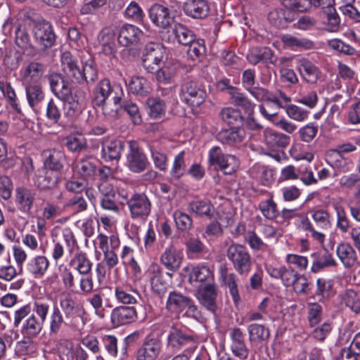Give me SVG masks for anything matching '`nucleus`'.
Masks as SVG:
<instances>
[{"label":"nucleus","mask_w":360,"mask_h":360,"mask_svg":"<svg viewBox=\"0 0 360 360\" xmlns=\"http://www.w3.org/2000/svg\"><path fill=\"white\" fill-rule=\"evenodd\" d=\"M86 302L93 308L94 314L100 319L105 317L106 310L103 307V295L99 292L93 293L86 298Z\"/></svg>","instance_id":"13d9d810"},{"label":"nucleus","mask_w":360,"mask_h":360,"mask_svg":"<svg viewBox=\"0 0 360 360\" xmlns=\"http://www.w3.org/2000/svg\"><path fill=\"white\" fill-rule=\"evenodd\" d=\"M247 91L259 102L266 101L267 105H269V103H273L276 109L282 107L281 101L277 97L273 96L268 90L263 87L254 86Z\"/></svg>","instance_id":"37998d69"},{"label":"nucleus","mask_w":360,"mask_h":360,"mask_svg":"<svg viewBox=\"0 0 360 360\" xmlns=\"http://www.w3.org/2000/svg\"><path fill=\"white\" fill-rule=\"evenodd\" d=\"M116 301L122 304H135L141 295L138 290L129 285H116L114 290Z\"/></svg>","instance_id":"c85d7f7f"},{"label":"nucleus","mask_w":360,"mask_h":360,"mask_svg":"<svg viewBox=\"0 0 360 360\" xmlns=\"http://www.w3.org/2000/svg\"><path fill=\"white\" fill-rule=\"evenodd\" d=\"M190 283L199 282L214 283V268L204 264H198L192 268L189 274Z\"/></svg>","instance_id":"7c9ffc66"},{"label":"nucleus","mask_w":360,"mask_h":360,"mask_svg":"<svg viewBox=\"0 0 360 360\" xmlns=\"http://www.w3.org/2000/svg\"><path fill=\"white\" fill-rule=\"evenodd\" d=\"M92 265L87 255L82 251L75 253L68 264V267L80 276L79 290L84 294L91 293L94 290V281L91 275Z\"/></svg>","instance_id":"f257e3e1"},{"label":"nucleus","mask_w":360,"mask_h":360,"mask_svg":"<svg viewBox=\"0 0 360 360\" xmlns=\"http://www.w3.org/2000/svg\"><path fill=\"white\" fill-rule=\"evenodd\" d=\"M115 108L110 112L108 111V107L105 106L103 108V113L110 117H116L118 115L119 110L123 109L129 115L130 119L134 124H140L142 122V118L139 110L138 106L130 101H122L121 98V103L115 105Z\"/></svg>","instance_id":"412c9836"},{"label":"nucleus","mask_w":360,"mask_h":360,"mask_svg":"<svg viewBox=\"0 0 360 360\" xmlns=\"http://www.w3.org/2000/svg\"><path fill=\"white\" fill-rule=\"evenodd\" d=\"M166 51L160 44L150 42L147 44L142 55V65L148 72L154 73L164 63Z\"/></svg>","instance_id":"39448f33"},{"label":"nucleus","mask_w":360,"mask_h":360,"mask_svg":"<svg viewBox=\"0 0 360 360\" xmlns=\"http://www.w3.org/2000/svg\"><path fill=\"white\" fill-rule=\"evenodd\" d=\"M143 32L131 24L123 25L119 31L118 41L123 46L137 44L143 37Z\"/></svg>","instance_id":"4be33fe9"},{"label":"nucleus","mask_w":360,"mask_h":360,"mask_svg":"<svg viewBox=\"0 0 360 360\" xmlns=\"http://www.w3.org/2000/svg\"><path fill=\"white\" fill-rule=\"evenodd\" d=\"M58 178V172L44 168L38 171L34 179V184L40 189H48L56 185Z\"/></svg>","instance_id":"473e14b6"},{"label":"nucleus","mask_w":360,"mask_h":360,"mask_svg":"<svg viewBox=\"0 0 360 360\" xmlns=\"http://www.w3.org/2000/svg\"><path fill=\"white\" fill-rule=\"evenodd\" d=\"M220 279L226 285L235 303L240 300V295L238 290L237 276L234 273H229L226 265H221L219 269Z\"/></svg>","instance_id":"f704fd0d"},{"label":"nucleus","mask_w":360,"mask_h":360,"mask_svg":"<svg viewBox=\"0 0 360 360\" xmlns=\"http://www.w3.org/2000/svg\"><path fill=\"white\" fill-rule=\"evenodd\" d=\"M65 113L68 116L74 117L79 115L84 108V99L80 98H72L65 102Z\"/></svg>","instance_id":"69168bd1"},{"label":"nucleus","mask_w":360,"mask_h":360,"mask_svg":"<svg viewBox=\"0 0 360 360\" xmlns=\"http://www.w3.org/2000/svg\"><path fill=\"white\" fill-rule=\"evenodd\" d=\"M180 98L188 105L198 107L204 103L206 92L203 89L198 87L194 82H186L181 86Z\"/></svg>","instance_id":"9d476101"},{"label":"nucleus","mask_w":360,"mask_h":360,"mask_svg":"<svg viewBox=\"0 0 360 360\" xmlns=\"http://www.w3.org/2000/svg\"><path fill=\"white\" fill-rule=\"evenodd\" d=\"M46 160L44 165L46 168L58 172L60 170L65 160V156L63 151L59 150H51L44 153Z\"/></svg>","instance_id":"ea45409f"},{"label":"nucleus","mask_w":360,"mask_h":360,"mask_svg":"<svg viewBox=\"0 0 360 360\" xmlns=\"http://www.w3.org/2000/svg\"><path fill=\"white\" fill-rule=\"evenodd\" d=\"M186 165L184 162V152L181 151L174 158L170 175L174 179L181 178L185 173Z\"/></svg>","instance_id":"774afa93"},{"label":"nucleus","mask_w":360,"mask_h":360,"mask_svg":"<svg viewBox=\"0 0 360 360\" xmlns=\"http://www.w3.org/2000/svg\"><path fill=\"white\" fill-rule=\"evenodd\" d=\"M297 67L302 78L309 84H316L320 77L319 68L307 58H300L297 62Z\"/></svg>","instance_id":"b1692460"},{"label":"nucleus","mask_w":360,"mask_h":360,"mask_svg":"<svg viewBox=\"0 0 360 360\" xmlns=\"http://www.w3.org/2000/svg\"><path fill=\"white\" fill-rule=\"evenodd\" d=\"M219 115L221 119L229 125H239L243 123V117L241 112L233 108H222Z\"/></svg>","instance_id":"603ef678"},{"label":"nucleus","mask_w":360,"mask_h":360,"mask_svg":"<svg viewBox=\"0 0 360 360\" xmlns=\"http://www.w3.org/2000/svg\"><path fill=\"white\" fill-rule=\"evenodd\" d=\"M123 149L124 143L120 140L110 138L101 139V157L105 162L120 160Z\"/></svg>","instance_id":"dca6fc26"},{"label":"nucleus","mask_w":360,"mask_h":360,"mask_svg":"<svg viewBox=\"0 0 360 360\" xmlns=\"http://www.w3.org/2000/svg\"><path fill=\"white\" fill-rule=\"evenodd\" d=\"M129 150L127 155V164L129 169L133 172L139 173L145 170L148 165V159L135 141H129Z\"/></svg>","instance_id":"1a4fd4ad"},{"label":"nucleus","mask_w":360,"mask_h":360,"mask_svg":"<svg viewBox=\"0 0 360 360\" xmlns=\"http://www.w3.org/2000/svg\"><path fill=\"white\" fill-rule=\"evenodd\" d=\"M341 303L355 314L360 313V293L353 289H347L340 295Z\"/></svg>","instance_id":"58836bf2"},{"label":"nucleus","mask_w":360,"mask_h":360,"mask_svg":"<svg viewBox=\"0 0 360 360\" xmlns=\"http://www.w3.org/2000/svg\"><path fill=\"white\" fill-rule=\"evenodd\" d=\"M146 274L153 290L158 294L162 292L165 288V282L162 279L160 266L155 263L150 264Z\"/></svg>","instance_id":"4c0bfd02"},{"label":"nucleus","mask_w":360,"mask_h":360,"mask_svg":"<svg viewBox=\"0 0 360 360\" xmlns=\"http://www.w3.org/2000/svg\"><path fill=\"white\" fill-rule=\"evenodd\" d=\"M196 298L200 304L205 307L207 310L215 312L217 304V288L214 283H205L200 285L195 294Z\"/></svg>","instance_id":"2eb2a0df"},{"label":"nucleus","mask_w":360,"mask_h":360,"mask_svg":"<svg viewBox=\"0 0 360 360\" xmlns=\"http://www.w3.org/2000/svg\"><path fill=\"white\" fill-rule=\"evenodd\" d=\"M49 265V261L46 257L37 255L28 260L25 268L32 277L39 279L45 275Z\"/></svg>","instance_id":"393cba45"},{"label":"nucleus","mask_w":360,"mask_h":360,"mask_svg":"<svg viewBox=\"0 0 360 360\" xmlns=\"http://www.w3.org/2000/svg\"><path fill=\"white\" fill-rule=\"evenodd\" d=\"M168 344L173 348L179 349L186 345H194L193 338L183 333L177 328H172L168 335Z\"/></svg>","instance_id":"c03bdc74"},{"label":"nucleus","mask_w":360,"mask_h":360,"mask_svg":"<svg viewBox=\"0 0 360 360\" xmlns=\"http://www.w3.org/2000/svg\"><path fill=\"white\" fill-rule=\"evenodd\" d=\"M264 136L266 143L273 147L284 148L290 140L289 136L269 128L264 130Z\"/></svg>","instance_id":"a18cd8bd"},{"label":"nucleus","mask_w":360,"mask_h":360,"mask_svg":"<svg viewBox=\"0 0 360 360\" xmlns=\"http://www.w3.org/2000/svg\"><path fill=\"white\" fill-rule=\"evenodd\" d=\"M88 204L82 195H75L70 198L63 205V209L70 210L78 214L87 210Z\"/></svg>","instance_id":"5fc2aeb1"},{"label":"nucleus","mask_w":360,"mask_h":360,"mask_svg":"<svg viewBox=\"0 0 360 360\" xmlns=\"http://www.w3.org/2000/svg\"><path fill=\"white\" fill-rule=\"evenodd\" d=\"M59 304L61 311L64 313L65 318L70 321L72 326L75 325L77 318L82 319L84 324L83 319L86 311L82 304L76 303L70 296H65L60 299Z\"/></svg>","instance_id":"f8f14e48"},{"label":"nucleus","mask_w":360,"mask_h":360,"mask_svg":"<svg viewBox=\"0 0 360 360\" xmlns=\"http://www.w3.org/2000/svg\"><path fill=\"white\" fill-rule=\"evenodd\" d=\"M149 18L152 22L160 29L169 27L174 21V17L170 9L158 4H155L150 7Z\"/></svg>","instance_id":"ddd939ff"},{"label":"nucleus","mask_w":360,"mask_h":360,"mask_svg":"<svg viewBox=\"0 0 360 360\" xmlns=\"http://www.w3.org/2000/svg\"><path fill=\"white\" fill-rule=\"evenodd\" d=\"M129 91L137 95H146L151 90L149 82L142 77H133L128 84Z\"/></svg>","instance_id":"8fccbe9b"},{"label":"nucleus","mask_w":360,"mask_h":360,"mask_svg":"<svg viewBox=\"0 0 360 360\" xmlns=\"http://www.w3.org/2000/svg\"><path fill=\"white\" fill-rule=\"evenodd\" d=\"M208 161L212 165L219 167L225 174H231L239 166V162L236 156L224 154L221 148L214 146L208 152Z\"/></svg>","instance_id":"6e6552de"},{"label":"nucleus","mask_w":360,"mask_h":360,"mask_svg":"<svg viewBox=\"0 0 360 360\" xmlns=\"http://www.w3.org/2000/svg\"><path fill=\"white\" fill-rule=\"evenodd\" d=\"M330 165L341 172H346L350 171L353 167L352 160L345 155H339L338 153H332L329 155Z\"/></svg>","instance_id":"bf43d9fd"},{"label":"nucleus","mask_w":360,"mask_h":360,"mask_svg":"<svg viewBox=\"0 0 360 360\" xmlns=\"http://www.w3.org/2000/svg\"><path fill=\"white\" fill-rule=\"evenodd\" d=\"M172 34L173 36H169L167 39L165 36H163V39L169 42L176 39L179 44L187 46L189 43L192 42L195 38L193 32L181 23L174 25L172 29Z\"/></svg>","instance_id":"72a5a7b5"},{"label":"nucleus","mask_w":360,"mask_h":360,"mask_svg":"<svg viewBox=\"0 0 360 360\" xmlns=\"http://www.w3.org/2000/svg\"><path fill=\"white\" fill-rule=\"evenodd\" d=\"M281 41L285 47L292 50L309 49L313 46L311 41L302 37L293 36L292 34H284L281 37Z\"/></svg>","instance_id":"de8ad7c7"},{"label":"nucleus","mask_w":360,"mask_h":360,"mask_svg":"<svg viewBox=\"0 0 360 360\" xmlns=\"http://www.w3.org/2000/svg\"><path fill=\"white\" fill-rule=\"evenodd\" d=\"M65 323V319L63 313L56 304H54L51 310L49 321L50 335H57Z\"/></svg>","instance_id":"49530a36"},{"label":"nucleus","mask_w":360,"mask_h":360,"mask_svg":"<svg viewBox=\"0 0 360 360\" xmlns=\"http://www.w3.org/2000/svg\"><path fill=\"white\" fill-rule=\"evenodd\" d=\"M272 56L271 50L269 48L253 49L248 54L247 58L251 64H257L262 60H270Z\"/></svg>","instance_id":"e2e57ef3"},{"label":"nucleus","mask_w":360,"mask_h":360,"mask_svg":"<svg viewBox=\"0 0 360 360\" xmlns=\"http://www.w3.org/2000/svg\"><path fill=\"white\" fill-rule=\"evenodd\" d=\"M333 207L337 217L336 227L342 233H347L349 229L350 223L344 207L339 202H333Z\"/></svg>","instance_id":"864d4df0"},{"label":"nucleus","mask_w":360,"mask_h":360,"mask_svg":"<svg viewBox=\"0 0 360 360\" xmlns=\"http://www.w3.org/2000/svg\"><path fill=\"white\" fill-rule=\"evenodd\" d=\"M82 79H76V82L80 83L82 82H94L97 77V70L95 66L94 62L89 59L87 60L82 67V70L80 69Z\"/></svg>","instance_id":"0e129e2a"},{"label":"nucleus","mask_w":360,"mask_h":360,"mask_svg":"<svg viewBox=\"0 0 360 360\" xmlns=\"http://www.w3.org/2000/svg\"><path fill=\"white\" fill-rule=\"evenodd\" d=\"M147 105L149 108V115L152 118L162 117L166 111V104L165 101L159 98H148Z\"/></svg>","instance_id":"4d7b16f0"},{"label":"nucleus","mask_w":360,"mask_h":360,"mask_svg":"<svg viewBox=\"0 0 360 360\" xmlns=\"http://www.w3.org/2000/svg\"><path fill=\"white\" fill-rule=\"evenodd\" d=\"M112 94L115 105H119L121 103V96L123 95L121 86L118 84L112 85L108 79H104L100 81L94 89L93 103L96 105H101Z\"/></svg>","instance_id":"423d86ee"},{"label":"nucleus","mask_w":360,"mask_h":360,"mask_svg":"<svg viewBox=\"0 0 360 360\" xmlns=\"http://www.w3.org/2000/svg\"><path fill=\"white\" fill-rule=\"evenodd\" d=\"M24 86L28 105L33 110L38 111L44 99V93L41 86L39 84Z\"/></svg>","instance_id":"c9c22d12"},{"label":"nucleus","mask_w":360,"mask_h":360,"mask_svg":"<svg viewBox=\"0 0 360 360\" xmlns=\"http://www.w3.org/2000/svg\"><path fill=\"white\" fill-rule=\"evenodd\" d=\"M62 70L64 74L70 79L76 81V79H82L80 68L78 61L70 52L65 51L60 56Z\"/></svg>","instance_id":"bb28decb"},{"label":"nucleus","mask_w":360,"mask_h":360,"mask_svg":"<svg viewBox=\"0 0 360 360\" xmlns=\"http://www.w3.org/2000/svg\"><path fill=\"white\" fill-rule=\"evenodd\" d=\"M44 325L34 314H30L22 326L21 333L25 338H32L41 333Z\"/></svg>","instance_id":"a19ab883"},{"label":"nucleus","mask_w":360,"mask_h":360,"mask_svg":"<svg viewBox=\"0 0 360 360\" xmlns=\"http://www.w3.org/2000/svg\"><path fill=\"white\" fill-rule=\"evenodd\" d=\"M44 71L43 64L32 61L20 69V76L24 85L36 84L41 79Z\"/></svg>","instance_id":"f3484780"},{"label":"nucleus","mask_w":360,"mask_h":360,"mask_svg":"<svg viewBox=\"0 0 360 360\" xmlns=\"http://www.w3.org/2000/svg\"><path fill=\"white\" fill-rule=\"evenodd\" d=\"M335 265L336 262L333 255L328 251H326L313 262L311 271L314 273H317L325 268Z\"/></svg>","instance_id":"6e6d98bb"},{"label":"nucleus","mask_w":360,"mask_h":360,"mask_svg":"<svg viewBox=\"0 0 360 360\" xmlns=\"http://www.w3.org/2000/svg\"><path fill=\"white\" fill-rule=\"evenodd\" d=\"M245 136L243 128L233 127L220 131L217 135V140L223 144L233 146L241 143Z\"/></svg>","instance_id":"c756f323"},{"label":"nucleus","mask_w":360,"mask_h":360,"mask_svg":"<svg viewBox=\"0 0 360 360\" xmlns=\"http://www.w3.org/2000/svg\"><path fill=\"white\" fill-rule=\"evenodd\" d=\"M233 103L239 107H241L245 112L249 115H253L255 104L252 102L246 95L240 92H235L231 96Z\"/></svg>","instance_id":"680f3d73"},{"label":"nucleus","mask_w":360,"mask_h":360,"mask_svg":"<svg viewBox=\"0 0 360 360\" xmlns=\"http://www.w3.org/2000/svg\"><path fill=\"white\" fill-rule=\"evenodd\" d=\"M166 309L175 315H179L184 311V316L195 319L200 317V311L191 298L176 291L169 293Z\"/></svg>","instance_id":"f03ea898"},{"label":"nucleus","mask_w":360,"mask_h":360,"mask_svg":"<svg viewBox=\"0 0 360 360\" xmlns=\"http://www.w3.org/2000/svg\"><path fill=\"white\" fill-rule=\"evenodd\" d=\"M35 194L32 189L18 186L15 191V203L18 210L23 214H29L32 208Z\"/></svg>","instance_id":"a211bd4d"},{"label":"nucleus","mask_w":360,"mask_h":360,"mask_svg":"<svg viewBox=\"0 0 360 360\" xmlns=\"http://www.w3.org/2000/svg\"><path fill=\"white\" fill-rule=\"evenodd\" d=\"M15 32V43L20 49L27 51L34 50L31 38L25 24L17 22L13 25Z\"/></svg>","instance_id":"e433bc0d"},{"label":"nucleus","mask_w":360,"mask_h":360,"mask_svg":"<svg viewBox=\"0 0 360 360\" xmlns=\"http://www.w3.org/2000/svg\"><path fill=\"white\" fill-rule=\"evenodd\" d=\"M183 10L188 16L199 19L208 15L210 7L206 0H186Z\"/></svg>","instance_id":"a878e982"},{"label":"nucleus","mask_w":360,"mask_h":360,"mask_svg":"<svg viewBox=\"0 0 360 360\" xmlns=\"http://www.w3.org/2000/svg\"><path fill=\"white\" fill-rule=\"evenodd\" d=\"M336 254L345 268L348 269L358 264L356 252L349 243L338 244L336 248Z\"/></svg>","instance_id":"2f4dec72"},{"label":"nucleus","mask_w":360,"mask_h":360,"mask_svg":"<svg viewBox=\"0 0 360 360\" xmlns=\"http://www.w3.org/2000/svg\"><path fill=\"white\" fill-rule=\"evenodd\" d=\"M230 338L231 341L230 348L233 354L241 360L246 359L249 354V349L245 345L242 330L239 328H234L230 332Z\"/></svg>","instance_id":"aec40b11"},{"label":"nucleus","mask_w":360,"mask_h":360,"mask_svg":"<svg viewBox=\"0 0 360 360\" xmlns=\"http://www.w3.org/2000/svg\"><path fill=\"white\" fill-rule=\"evenodd\" d=\"M162 348L161 340L153 336H147L136 352V360H156Z\"/></svg>","instance_id":"9b49d317"},{"label":"nucleus","mask_w":360,"mask_h":360,"mask_svg":"<svg viewBox=\"0 0 360 360\" xmlns=\"http://www.w3.org/2000/svg\"><path fill=\"white\" fill-rule=\"evenodd\" d=\"M151 158L155 167L161 171H165L167 168V141H155L150 144Z\"/></svg>","instance_id":"6ab92c4d"},{"label":"nucleus","mask_w":360,"mask_h":360,"mask_svg":"<svg viewBox=\"0 0 360 360\" xmlns=\"http://www.w3.org/2000/svg\"><path fill=\"white\" fill-rule=\"evenodd\" d=\"M311 218L316 226L321 229L327 230L331 227L330 214L324 209L312 211Z\"/></svg>","instance_id":"052dcab7"},{"label":"nucleus","mask_w":360,"mask_h":360,"mask_svg":"<svg viewBox=\"0 0 360 360\" xmlns=\"http://www.w3.org/2000/svg\"><path fill=\"white\" fill-rule=\"evenodd\" d=\"M183 260L182 253L173 244L169 245L160 256V262L164 266L172 271H176Z\"/></svg>","instance_id":"5701e85b"},{"label":"nucleus","mask_w":360,"mask_h":360,"mask_svg":"<svg viewBox=\"0 0 360 360\" xmlns=\"http://www.w3.org/2000/svg\"><path fill=\"white\" fill-rule=\"evenodd\" d=\"M226 256L238 274H248L250 272L252 266L251 257L245 246L231 244L227 249Z\"/></svg>","instance_id":"20e7f679"},{"label":"nucleus","mask_w":360,"mask_h":360,"mask_svg":"<svg viewBox=\"0 0 360 360\" xmlns=\"http://www.w3.org/2000/svg\"><path fill=\"white\" fill-rule=\"evenodd\" d=\"M127 208L129 219L134 222L144 223L151 212V202L143 193H135L129 198Z\"/></svg>","instance_id":"7ed1b4c3"},{"label":"nucleus","mask_w":360,"mask_h":360,"mask_svg":"<svg viewBox=\"0 0 360 360\" xmlns=\"http://www.w3.org/2000/svg\"><path fill=\"white\" fill-rule=\"evenodd\" d=\"M76 170L84 178L92 177L96 173V166L90 159L84 158L77 163Z\"/></svg>","instance_id":"338daca9"},{"label":"nucleus","mask_w":360,"mask_h":360,"mask_svg":"<svg viewBox=\"0 0 360 360\" xmlns=\"http://www.w3.org/2000/svg\"><path fill=\"white\" fill-rule=\"evenodd\" d=\"M98 189L102 193L100 200L101 208L104 210L118 213L120 208L115 203V191L112 186L107 182H103L99 185Z\"/></svg>","instance_id":"cd10ccee"},{"label":"nucleus","mask_w":360,"mask_h":360,"mask_svg":"<svg viewBox=\"0 0 360 360\" xmlns=\"http://www.w3.org/2000/svg\"><path fill=\"white\" fill-rule=\"evenodd\" d=\"M249 340L252 344L262 343L268 340L270 333L264 325L252 323L248 326Z\"/></svg>","instance_id":"79ce46f5"},{"label":"nucleus","mask_w":360,"mask_h":360,"mask_svg":"<svg viewBox=\"0 0 360 360\" xmlns=\"http://www.w3.org/2000/svg\"><path fill=\"white\" fill-rule=\"evenodd\" d=\"M32 31L35 42L44 50L51 48L54 44L56 35L49 22L44 19L33 20Z\"/></svg>","instance_id":"0eeeda50"},{"label":"nucleus","mask_w":360,"mask_h":360,"mask_svg":"<svg viewBox=\"0 0 360 360\" xmlns=\"http://www.w3.org/2000/svg\"><path fill=\"white\" fill-rule=\"evenodd\" d=\"M137 318L138 314L134 307L118 306L110 313V321L115 328L134 323Z\"/></svg>","instance_id":"4468645a"},{"label":"nucleus","mask_w":360,"mask_h":360,"mask_svg":"<svg viewBox=\"0 0 360 360\" xmlns=\"http://www.w3.org/2000/svg\"><path fill=\"white\" fill-rule=\"evenodd\" d=\"M60 278L64 288L71 292L77 290V282L79 283L80 276L68 266L60 273Z\"/></svg>","instance_id":"09e8293b"},{"label":"nucleus","mask_w":360,"mask_h":360,"mask_svg":"<svg viewBox=\"0 0 360 360\" xmlns=\"http://www.w3.org/2000/svg\"><path fill=\"white\" fill-rule=\"evenodd\" d=\"M188 210L198 216L211 217L214 212L213 205L207 200H195L191 202L188 206Z\"/></svg>","instance_id":"3c124183"}]
</instances>
